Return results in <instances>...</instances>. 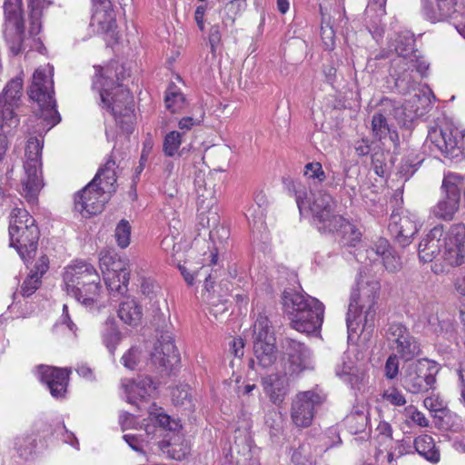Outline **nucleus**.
I'll use <instances>...</instances> for the list:
<instances>
[{
	"label": "nucleus",
	"mask_w": 465,
	"mask_h": 465,
	"mask_svg": "<svg viewBox=\"0 0 465 465\" xmlns=\"http://www.w3.org/2000/svg\"><path fill=\"white\" fill-rule=\"evenodd\" d=\"M419 259L426 263L438 255L447 264L456 267L465 263V224H442L433 227L420 242Z\"/></svg>",
	"instance_id": "1"
},
{
	"label": "nucleus",
	"mask_w": 465,
	"mask_h": 465,
	"mask_svg": "<svg viewBox=\"0 0 465 465\" xmlns=\"http://www.w3.org/2000/svg\"><path fill=\"white\" fill-rule=\"evenodd\" d=\"M380 288L378 281L364 279L361 275L348 306L346 323L349 334L374 326Z\"/></svg>",
	"instance_id": "2"
},
{
	"label": "nucleus",
	"mask_w": 465,
	"mask_h": 465,
	"mask_svg": "<svg viewBox=\"0 0 465 465\" xmlns=\"http://www.w3.org/2000/svg\"><path fill=\"white\" fill-rule=\"evenodd\" d=\"M282 303L294 330L312 333L321 329L324 305L318 299L293 290H285L282 293Z\"/></svg>",
	"instance_id": "3"
},
{
	"label": "nucleus",
	"mask_w": 465,
	"mask_h": 465,
	"mask_svg": "<svg viewBox=\"0 0 465 465\" xmlns=\"http://www.w3.org/2000/svg\"><path fill=\"white\" fill-rule=\"evenodd\" d=\"M95 75L93 81V88L98 90L100 95V105L106 109L114 117L126 118V124H133L134 120V99L130 92L121 84L114 85L110 74L112 70L109 67H95ZM121 124L124 120H118Z\"/></svg>",
	"instance_id": "4"
},
{
	"label": "nucleus",
	"mask_w": 465,
	"mask_h": 465,
	"mask_svg": "<svg viewBox=\"0 0 465 465\" xmlns=\"http://www.w3.org/2000/svg\"><path fill=\"white\" fill-rule=\"evenodd\" d=\"M292 190L300 213L309 210L319 231L332 232L338 230L342 223V216L336 213V203L330 193L325 191L311 193L312 198L308 199L306 187L301 183H293Z\"/></svg>",
	"instance_id": "5"
},
{
	"label": "nucleus",
	"mask_w": 465,
	"mask_h": 465,
	"mask_svg": "<svg viewBox=\"0 0 465 465\" xmlns=\"http://www.w3.org/2000/svg\"><path fill=\"white\" fill-rule=\"evenodd\" d=\"M64 290L85 306L97 301L100 291V276L95 268L85 262H75L68 265L64 272Z\"/></svg>",
	"instance_id": "6"
},
{
	"label": "nucleus",
	"mask_w": 465,
	"mask_h": 465,
	"mask_svg": "<svg viewBox=\"0 0 465 465\" xmlns=\"http://www.w3.org/2000/svg\"><path fill=\"white\" fill-rule=\"evenodd\" d=\"M179 270L189 285H193L195 279L201 281L203 278L204 280V288L202 292V297L209 304L211 314L218 318L228 311L226 296L228 295L229 288L227 283H224L226 292H223L221 286L220 292L215 289L214 283L218 277L217 270H213L210 264L203 265L196 269L192 263L187 262L183 265H180Z\"/></svg>",
	"instance_id": "7"
},
{
	"label": "nucleus",
	"mask_w": 465,
	"mask_h": 465,
	"mask_svg": "<svg viewBox=\"0 0 465 465\" xmlns=\"http://www.w3.org/2000/svg\"><path fill=\"white\" fill-rule=\"evenodd\" d=\"M10 245L16 249L24 261L35 254L39 230L35 219L24 208H14L9 223Z\"/></svg>",
	"instance_id": "8"
},
{
	"label": "nucleus",
	"mask_w": 465,
	"mask_h": 465,
	"mask_svg": "<svg viewBox=\"0 0 465 465\" xmlns=\"http://www.w3.org/2000/svg\"><path fill=\"white\" fill-rule=\"evenodd\" d=\"M43 141L36 137L28 139L25 147V176L21 180L20 193L26 201L35 204L44 183L41 171V153Z\"/></svg>",
	"instance_id": "9"
},
{
	"label": "nucleus",
	"mask_w": 465,
	"mask_h": 465,
	"mask_svg": "<svg viewBox=\"0 0 465 465\" xmlns=\"http://www.w3.org/2000/svg\"><path fill=\"white\" fill-rule=\"evenodd\" d=\"M439 366L435 361L421 359L407 363L401 372V386L412 394L434 389Z\"/></svg>",
	"instance_id": "10"
},
{
	"label": "nucleus",
	"mask_w": 465,
	"mask_h": 465,
	"mask_svg": "<svg viewBox=\"0 0 465 465\" xmlns=\"http://www.w3.org/2000/svg\"><path fill=\"white\" fill-rule=\"evenodd\" d=\"M29 96L35 101L42 109V116L48 120L52 126L60 122V115L56 111V102L54 97L53 80L44 69H36L33 75Z\"/></svg>",
	"instance_id": "11"
},
{
	"label": "nucleus",
	"mask_w": 465,
	"mask_h": 465,
	"mask_svg": "<svg viewBox=\"0 0 465 465\" xmlns=\"http://www.w3.org/2000/svg\"><path fill=\"white\" fill-rule=\"evenodd\" d=\"M253 353L258 364L268 368L276 360L275 337L267 316L259 314L253 324Z\"/></svg>",
	"instance_id": "12"
},
{
	"label": "nucleus",
	"mask_w": 465,
	"mask_h": 465,
	"mask_svg": "<svg viewBox=\"0 0 465 465\" xmlns=\"http://www.w3.org/2000/svg\"><path fill=\"white\" fill-rule=\"evenodd\" d=\"M402 113L400 104L389 99H382L380 108L371 119V131L374 137L381 140L389 139L394 147L399 145V135L393 128L391 121Z\"/></svg>",
	"instance_id": "13"
},
{
	"label": "nucleus",
	"mask_w": 465,
	"mask_h": 465,
	"mask_svg": "<svg viewBox=\"0 0 465 465\" xmlns=\"http://www.w3.org/2000/svg\"><path fill=\"white\" fill-rule=\"evenodd\" d=\"M463 178L457 173H448L442 182L443 196L433 207V214L441 220L451 221L458 212Z\"/></svg>",
	"instance_id": "14"
},
{
	"label": "nucleus",
	"mask_w": 465,
	"mask_h": 465,
	"mask_svg": "<svg viewBox=\"0 0 465 465\" xmlns=\"http://www.w3.org/2000/svg\"><path fill=\"white\" fill-rule=\"evenodd\" d=\"M385 338L391 349L406 361H410L420 352V344L401 323H390L385 331Z\"/></svg>",
	"instance_id": "15"
},
{
	"label": "nucleus",
	"mask_w": 465,
	"mask_h": 465,
	"mask_svg": "<svg viewBox=\"0 0 465 465\" xmlns=\"http://www.w3.org/2000/svg\"><path fill=\"white\" fill-rule=\"evenodd\" d=\"M110 195L91 181L74 197V208L83 216H91L100 213L109 200Z\"/></svg>",
	"instance_id": "16"
},
{
	"label": "nucleus",
	"mask_w": 465,
	"mask_h": 465,
	"mask_svg": "<svg viewBox=\"0 0 465 465\" xmlns=\"http://www.w3.org/2000/svg\"><path fill=\"white\" fill-rule=\"evenodd\" d=\"M459 130L450 125L435 126L430 129L427 140L447 158H457L461 151L459 145Z\"/></svg>",
	"instance_id": "17"
},
{
	"label": "nucleus",
	"mask_w": 465,
	"mask_h": 465,
	"mask_svg": "<svg viewBox=\"0 0 465 465\" xmlns=\"http://www.w3.org/2000/svg\"><path fill=\"white\" fill-rule=\"evenodd\" d=\"M322 401L323 398L320 394L311 391L298 393L292 403L291 417L293 423L298 427L310 426L314 416V409Z\"/></svg>",
	"instance_id": "18"
},
{
	"label": "nucleus",
	"mask_w": 465,
	"mask_h": 465,
	"mask_svg": "<svg viewBox=\"0 0 465 465\" xmlns=\"http://www.w3.org/2000/svg\"><path fill=\"white\" fill-rule=\"evenodd\" d=\"M420 225L417 215L407 211L391 214L389 230L397 242L404 247L411 242Z\"/></svg>",
	"instance_id": "19"
},
{
	"label": "nucleus",
	"mask_w": 465,
	"mask_h": 465,
	"mask_svg": "<svg viewBox=\"0 0 465 465\" xmlns=\"http://www.w3.org/2000/svg\"><path fill=\"white\" fill-rule=\"evenodd\" d=\"M390 77L393 80L394 88L402 94L415 90L418 79L413 71V63L407 57H396L391 62Z\"/></svg>",
	"instance_id": "20"
},
{
	"label": "nucleus",
	"mask_w": 465,
	"mask_h": 465,
	"mask_svg": "<svg viewBox=\"0 0 465 465\" xmlns=\"http://www.w3.org/2000/svg\"><path fill=\"white\" fill-rule=\"evenodd\" d=\"M151 361L154 366L165 371L173 370L179 363V353L169 331L163 332L154 344Z\"/></svg>",
	"instance_id": "21"
},
{
	"label": "nucleus",
	"mask_w": 465,
	"mask_h": 465,
	"mask_svg": "<svg viewBox=\"0 0 465 465\" xmlns=\"http://www.w3.org/2000/svg\"><path fill=\"white\" fill-rule=\"evenodd\" d=\"M197 199H198V224L202 228H210L217 224L219 216L216 209L213 210L216 203L214 197V191L212 187L206 188V183L203 185L198 183L197 185Z\"/></svg>",
	"instance_id": "22"
},
{
	"label": "nucleus",
	"mask_w": 465,
	"mask_h": 465,
	"mask_svg": "<svg viewBox=\"0 0 465 465\" xmlns=\"http://www.w3.org/2000/svg\"><path fill=\"white\" fill-rule=\"evenodd\" d=\"M366 258L371 262L381 258L384 268L389 272H396L400 271L402 266L401 257L384 238L378 239L370 249L366 250Z\"/></svg>",
	"instance_id": "23"
},
{
	"label": "nucleus",
	"mask_w": 465,
	"mask_h": 465,
	"mask_svg": "<svg viewBox=\"0 0 465 465\" xmlns=\"http://www.w3.org/2000/svg\"><path fill=\"white\" fill-rule=\"evenodd\" d=\"M38 376L43 382L47 384L53 397L62 398L64 396L69 379L67 369L40 366Z\"/></svg>",
	"instance_id": "24"
},
{
	"label": "nucleus",
	"mask_w": 465,
	"mask_h": 465,
	"mask_svg": "<svg viewBox=\"0 0 465 465\" xmlns=\"http://www.w3.org/2000/svg\"><path fill=\"white\" fill-rule=\"evenodd\" d=\"M282 346L288 355L291 373H299L308 367L310 351L303 343L292 338H286Z\"/></svg>",
	"instance_id": "25"
},
{
	"label": "nucleus",
	"mask_w": 465,
	"mask_h": 465,
	"mask_svg": "<svg viewBox=\"0 0 465 465\" xmlns=\"http://www.w3.org/2000/svg\"><path fill=\"white\" fill-rule=\"evenodd\" d=\"M262 387L265 394L274 404L283 401L288 392L286 374L272 373L262 378Z\"/></svg>",
	"instance_id": "26"
},
{
	"label": "nucleus",
	"mask_w": 465,
	"mask_h": 465,
	"mask_svg": "<svg viewBox=\"0 0 465 465\" xmlns=\"http://www.w3.org/2000/svg\"><path fill=\"white\" fill-rule=\"evenodd\" d=\"M5 31L24 33L25 22L22 11V0H5L4 4Z\"/></svg>",
	"instance_id": "27"
},
{
	"label": "nucleus",
	"mask_w": 465,
	"mask_h": 465,
	"mask_svg": "<svg viewBox=\"0 0 465 465\" xmlns=\"http://www.w3.org/2000/svg\"><path fill=\"white\" fill-rule=\"evenodd\" d=\"M335 371L352 388L360 389V386L365 382L367 378L365 368L361 365H354L351 360L345 361L343 359L341 364L336 366Z\"/></svg>",
	"instance_id": "28"
},
{
	"label": "nucleus",
	"mask_w": 465,
	"mask_h": 465,
	"mask_svg": "<svg viewBox=\"0 0 465 465\" xmlns=\"http://www.w3.org/2000/svg\"><path fill=\"white\" fill-rule=\"evenodd\" d=\"M457 0H422V12L430 21L441 20L450 15Z\"/></svg>",
	"instance_id": "29"
},
{
	"label": "nucleus",
	"mask_w": 465,
	"mask_h": 465,
	"mask_svg": "<svg viewBox=\"0 0 465 465\" xmlns=\"http://www.w3.org/2000/svg\"><path fill=\"white\" fill-rule=\"evenodd\" d=\"M117 314L124 324L135 327L142 322L143 307L135 299L127 297L119 303Z\"/></svg>",
	"instance_id": "30"
},
{
	"label": "nucleus",
	"mask_w": 465,
	"mask_h": 465,
	"mask_svg": "<svg viewBox=\"0 0 465 465\" xmlns=\"http://www.w3.org/2000/svg\"><path fill=\"white\" fill-rule=\"evenodd\" d=\"M90 25L94 31L100 34L113 31L116 26L113 9L110 6L94 7Z\"/></svg>",
	"instance_id": "31"
},
{
	"label": "nucleus",
	"mask_w": 465,
	"mask_h": 465,
	"mask_svg": "<svg viewBox=\"0 0 465 465\" xmlns=\"http://www.w3.org/2000/svg\"><path fill=\"white\" fill-rule=\"evenodd\" d=\"M123 387L130 402H134L136 399H145L155 391V386L150 377H140L136 381L123 384Z\"/></svg>",
	"instance_id": "32"
},
{
	"label": "nucleus",
	"mask_w": 465,
	"mask_h": 465,
	"mask_svg": "<svg viewBox=\"0 0 465 465\" xmlns=\"http://www.w3.org/2000/svg\"><path fill=\"white\" fill-rule=\"evenodd\" d=\"M92 181H95V185L99 186L101 190L111 196V194L115 192V162L109 159L105 164L98 170Z\"/></svg>",
	"instance_id": "33"
},
{
	"label": "nucleus",
	"mask_w": 465,
	"mask_h": 465,
	"mask_svg": "<svg viewBox=\"0 0 465 465\" xmlns=\"http://www.w3.org/2000/svg\"><path fill=\"white\" fill-rule=\"evenodd\" d=\"M106 287L113 297L124 296L128 291L129 272L114 274L112 272H103Z\"/></svg>",
	"instance_id": "34"
},
{
	"label": "nucleus",
	"mask_w": 465,
	"mask_h": 465,
	"mask_svg": "<svg viewBox=\"0 0 465 465\" xmlns=\"http://www.w3.org/2000/svg\"><path fill=\"white\" fill-rule=\"evenodd\" d=\"M37 440L34 434L23 433L15 438L14 449L17 455L25 460H29L34 458L36 452Z\"/></svg>",
	"instance_id": "35"
},
{
	"label": "nucleus",
	"mask_w": 465,
	"mask_h": 465,
	"mask_svg": "<svg viewBox=\"0 0 465 465\" xmlns=\"http://www.w3.org/2000/svg\"><path fill=\"white\" fill-rule=\"evenodd\" d=\"M416 451L427 460L437 463L440 461V450L436 448L432 437L424 434L417 437L414 440Z\"/></svg>",
	"instance_id": "36"
},
{
	"label": "nucleus",
	"mask_w": 465,
	"mask_h": 465,
	"mask_svg": "<svg viewBox=\"0 0 465 465\" xmlns=\"http://www.w3.org/2000/svg\"><path fill=\"white\" fill-rule=\"evenodd\" d=\"M162 449L167 448L165 450L173 459L181 460L184 459L190 452V447L187 441L179 433H173L168 441L162 442Z\"/></svg>",
	"instance_id": "37"
},
{
	"label": "nucleus",
	"mask_w": 465,
	"mask_h": 465,
	"mask_svg": "<svg viewBox=\"0 0 465 465\" xmlns=\"http://www.w3.org/2000/svg\"><path fill=\"white\" fill-rule=\"evenodd\" d=\"M23 87V81L21 78L12 79L0 94V107L2 103L11 105H18V101L21 96Z\"/></svg>",
	"instance_id": "38"
},
{
	"label": "nucleus",
	"mask_w": 465,
	"mask_h": 465,
	"mask_svg": "<svg viewBox=\"0 0 465 465\" xmlns=\"http://www.w3.org/2000/svg\"><path fill=\"white\" fill-rule=\"evenodd\" d=\"M17 105H11L2 103L0 107V128L4 134H10L19 124V119L15 114V107Z\"/></svg>",
	"instance_id": "39"
},
{
	"label": "nucleus",
	"mask_w": 465,
	"mask_h": 465,
	"mask_svg": "<svg viewBox=\"0 0 465 465\" xmlns=\"http://www.w3.org/2000/svg\"><path fill=\"white\" fill-rule=\"evenodd\" d=\"M101 268L103 272H112L114 274L130 273V262L127 258L117 256H104L101 259Z\"/></svg>",
	"instance_id": "40"
},
{
	"label": "nucleus",
	"mask_w": 465,
	"mask_h": 465,
	"mask_svg": "<svg viewBox=\"0 0 465 465\" xmlns=\"http://www.w3.org/2000/svg\"><path fill=\"white\" fill-rule=\"evenodd\" d=\"M368 417L363 410H355L344 419V424L351 434H357L365 430Z\"/></svg>",
	"instance_id": "41"
},
{
	"label": "nucleus",
	"mask_w": 465,
	"mask_h": 465,
	"mask_svg": "<svg viewBox=\"0 0 465 465\" xmlns=\"http://www.w3.org/2000/svg\"><path fill=\"white\" fill-rule=\"evenodd\" d=\"M414 39L409 33L397 35L393 39L391 46L397 53V57H409L413 54Z\"/></svg>",
	"instance_id": "42"
},
{
	"label": "nucleus",
	"mask_w": 465,
	"mask_h": 465,
	"mask_svg": "<svg viewBox=\"0 0 465 465\" xmlns=\"http://www.w3.org/2000/svg\"><path fill=\"white\" fill-rule=\"evenodd\" d=\"M172 401L174 405L190 410L193 407L191 388L187 384H182L172 391Z\"/></svg>",
	"instance_id": "43"
},
{
	"label": "nucleus",
	"mask_w": 465,
	"mask_h": 465,
	"mask_svg": "<svg viewBox=\"0 0 465 465\" xmlns=\"http://www.w3.org/2000/svg\"><path fill=\"white\" fill-rule=\"evenodd\" d=\"M29 5L31 7L30 34L37 35L41 29L40 17L42 15L43 9L46 5L45 0H29Z\"/></svg>",
	"instance_id": "44"
},
{
	"label": "nucleus",
	"mask_w": 465,
	"mask_h": 465,
	"mask_svg": "<svg viewBox=\"0 0 465 465\" xmlns=\"http://www.w3.org/2000/svg\"><path fill=\"white\" fill-rule=\"evenodd\" d=\"M341 230L342 233V239L345 244L350 246H355L361 238V232L353 224L346 222L342 218V223L339 225L337 231Z\"/></svg>",
	"instance_id": "45"
},
{
	"label": "nucleus",
	"mask_w": 465,
	"mask_h": 465,
	"mask_svg": "<svg viewBox=\"0 0 465 465\" xmlns=\"http://www.w3.org/2000/svg\"><path fill=\"white\" fill-rule=\"evenodd\" d=\"M183 134L177 131H172L168 133L164 139L163 144V151L166 156L173 157L182 143Z\"/></svg>",
	"instance_id": "46"
},
{
	"label": "nucleus",
	"mask_w": 465,
	"mask_h": 465,
	"mask_svg": "<svg viewBox=\"0 0 465 465\" xmlns=\"http://www.w3.org/2000/svg\"><path fill=\"white\" fill-rule=\"evenodd\" d=\"M204 110L198 106L192 115L184 116L178 122V127L183 133L192 130L195 126H199L204 119Z\"/></svg>",
	"instance_id": "47"
},
{
	"label": "nucleus",
	"mask_w": 465,
	"mask_h": 465,
	"mask_svg": "<svg viewBox=\"0 0 465 465\" xmlns=\"http://www.w3.org/2000/svg\"><path fill=\"white\" fill-rule=\"evenodd\" d=\"M164 102L166 108L174 114L183 107L185 98L180 91L176 90L175 86H173L167 90Z\"/></svg>",
	"instance_id": "48"
},
{
	"label": "nucleus",
	"mask_w": 465,
	"mask_h": 465,
	"mask_svg": "<svg viewBox=\"0 0 465 465\" xmlns=\"http://www.w3.org/2000/svg\"><path fill=\"white\" fill-rule=\"evenodd\" d=\"M121 340V332L115 324L112 322H107L105 326V330L103 332V341L105 346L109 349L111 353H114L116 345L119 343Z\"/></svg>",
	"instance_id": "49"
},
{
	"label": "nucleus",
	"mask_w": 465,
	"mask_h": 465,
	"mask_svg": "<svg viewBox=\"0 0 465 465\" xmlns=\"http://www.w3.org/2000/svg\"><path fill=\"white\" fill-rule=\"evenodd\" d=\"M114 238L117 245L122 249L130 244L131 225L127 220L123 219L118 223L114 231Z\"/></svg>",
	"instance_id": "50"
},
{
	"label": "nucleus",
	"mask_w": 465,
	"mask_h": 465,
	"mask_svg": "<svg viewBox=\"0 0 465 465\" xmlns=\"http://www.w3.org/2000/svg\"><path fill=\"white\" fill-rule=\"evenodd\" d=\"M142 359V351L138 347H132L123 355L121 361L125 368L135 370Z\"/></svg>",
	"instance_id": "51"
},
{
	"label": "nucleus",
	"mask_w": 465,
	"mask_h": 465,
	"mask_svg": "<svg viewBox=\"0 0 465 465\" xmlns=\"http://www.w3.org/2000/svg\"><path fill=\"white\" fill-rule=\"evenodd\" d=\"M382 399L396 407L403 406L407 402L404 394L397 388H389L384 391Z\"/></svg>",
	"instance_id": "52"
},
{
	"label": "nucleus",
	"mask_w": 465,
	"mask_h": 465,
	"mask_svg": "<svg viewBox=\"0 0 465 465\" xmlns=\"http://www.w3.org/2000/svg\"><path fill=\"white\" fill-rule=\"evenodd\" d=\"M304 175L308 179L316 180L319 183H322L326 178L322 166L319 162L307 163L304 167Z\"/></svg>",
	"instance_id": "53"
},
{
	"label": "nucleus",
	"mask_w": 465,
	"mask_h": 465,
	"mask_svg": "<svg viewBox=\"0 0 465 465\" xmlns=\"http://www.w3.org/2000/svg\"><path fill=\"white\" fill-rule=\"evenodd\" d=\"M41 279L38 273H31L21 286V293L25 297L31 296L40 286Z\"/></svg>",
	"instance_id": "54"
},
{
	"label": "nucleus",
	"mask_w": 465,
	"mask_h": 465,
	"mask_svg": "<svg viewBox=\"0 0 465 465\" xmlns=\"http://www.w3.org/2000/svg\"><path fill=\"white\" fill-rule=\"evenodd\" d=\"M149 420L153 424H158L163 429L173 431L178 428V423L171 420L170 416L163 413H150Z\"/></svg>",
	"instance_id": "55"
},
{
	"label": "nucleus",
	"mask_w": 465,
	"mask_h": 465,
	"mask_svg": "<svg viewBox=\"0 0 465 465\" xmlns=\"http://www.w3.org/2000/svg\"><path fill=\"white\" fill-rule=\"evenodd\" d=\"M423 403L430 412H443L447 410L446 402L439 395L425 398Z\"/></svg>",
	"instance_id": "56"
},
{
	"label": "nucleus",
	"mask_w": 465,
	"mask_h": 465,
	"mask_svg": "<svg viewBox=\"0 0 465 465\" xmlns=\"http://www.w3.org/2000/svg\"><path fill=\"white\" fill-rule=\"evenodd\" d=\"M408 61L413 63V71H416V75L419 74L420 77H424L429 70V64L422 57H418L415 54H411Z\"/></svg>",
	"instance_id": "57"
},
{
	"label": "nucleus",
	"mask_w": 465,
	"mask_h": 465,
	"mask_svg": "<svg viewBox=\"0 0 465 465\" xmlns=\"http://www.w3.org/2000/svg\"><path fill=\"white\" fill-rule=\"evenodd\" d=\"M384 371L385 376L390 380L394 379L398 375L399 361L396 354H391L389 356L385 363Z\"/></svg>",
	"instance_id": "58"
},
{
	"label": "nucleus",
	"mask_w": 465,
	"mask_h": 465,
	"mask_svg": "<svg viewBox=\"0 0 465 465\" xmlns=\"http://www.w3.org/2000/svg\"><path fill=\"white\" fill-rule=\"evenodd\" d=\"M321 36L326 48H332L334 45L335 33L332 26L328 24L326 25H322Z\"/></svg>",
	"instance_id": "59"
},
{
	"label": "nucleus",
	"mask_w": 465,
	"mask_h": 465,
	"mask_svg": "<svg viewBox=\"0 0 465 465\" xmlns=\"http://www.w3.org/2000/svg\"><path fill=\"white\" fill-rule=\"evenodd\" d=\"M407 412L409 413L410 419L420 427H427L429 425V420L425 417V415L416 410L413 406H409L406 408Z\"/></svg>",
	"instance_id": "60"
},
{
	"label": "nucleus",
	"mask_w": 465,
	"mask_h": 465,
	"mask_svg": "<svg viewBox=\"0 0 465 465\" xmlns=\"http://www.w3.org/2000/svg\"><path fill=\"white\" fill-rule=\"evenodd\" d=\"M429 326L430 330L437 333L441 334L445 331H448V328L451 327V324L449 322H440L438 317H431L429 319Z\"/></svg>",
	"instance_id": "61"
},
{
	"label": "nucleus",
	"mask_w": 465,
	"mask_h": 465,
	"mask_svg": "<svg viewBox=\"0 0 465 465\" xmlns=\"http://www.w3.org/2000/svg\"><path fill=\"white\" fill-rule=\"evenodd\" d=\"M222 40V35L220 32L219 25H213L210 29L209 34V43L211 45V52L215 54L216 47L220 45Z\"/></svg>",
	"instance_id": "62"
},
{
	"label": "nucleus",
	"mask_w": 465,
	"mask_h": 465,
	"mask_svg": "<svg viewBox=\"0 0 465 465\" xmlns=\"http://www.w3.org/2000/svg\"><path fill=\"white\" fill-rule=\"evenodd\" d=\"M377 436L382 438L384 440H392V428L391 424L387 421H381L377 428Z\"/></svg>",
	"instance_id": "63"
},
{
	"label": "nucleus",
	"mask_w": 465,
	"mask_h": 465,
	"mask_svg": "<svg viewBox=\"0 0 465 465\" xmlns=\"http://www.w3.org/2000/svg\"><path fill=\"white\" fill-rule=\"evenodd\" d=\"M125 442L135 451H141L143 449L142 443L143 441L142 435L137 434H125L124 435Z\"/></svg>",
	"instance_id": "64"
}]
</instances>
